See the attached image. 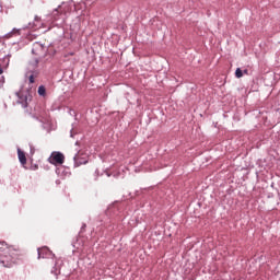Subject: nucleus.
<instances>
[{"instance_id":"obj_1","label":"nucleus","mask_w":280,"mask_h":280,"mask_svg":"<svg viewBox=\"0 0 280 280\" xmlns=\"http://www.w3.org/2000/svg\"><path fill=\"white\" fill-rule=\"evenodd\" d=\"M7 250V255L0 259V264H2L4 268H12L14 264L25 259V254L16 246H9Z\"/></svg>"},{"instance_id":"obj_2","label":"nucleus","mask_w":280,"mask_h":280,"mask_svg":"<svg viewBox=\"0 0 280 280\" xmlns=\"http://www.w3.org/2000/svg\"><path fill=\"white\" fill-rule=\"evenodd\" d=\"M32 54H34V56H37V58H35V62L36 65H38V60L47 56V48H45V46L40 43H35L33 45Z\"/></svg>"},{"instance_id":"obj_3","label":"nucleus","mask_w":280,"mask_h":280,"mask_svg":"<svg viewBox=\"0 0 280 280\" xmlns=\"http://www.w3.org/2000/svg\"><path fill=\"white\" fill-rule=\"evenodd\" d=\"M48 161L51 165H62V163H65V154L55 151L51 153Z\"/></svg>"},{"instance_id":"obj_4","label":"nucleus","mask_w":280,"mask_h":280,"mask_svg":"<svg viewBox=\"0 0 280 280\" xmlns=\"http://www.w3.org/2000/svg\"><path fill=\"white\" fill-rule=\"evenodd\" d=\"M67 14V12H69V5L62 3V5H59L57 9H55L52 11V16L55 19V21H58V14Z\"/></svg>"},{"instance_id":"obj_5","label":"nucleus","mask_w":280,"mask_h":280,"mask_svg":"<svg viewBox=\"0 0 280 280\" xmlns=\"http://www.w3.org/2000/svg\"><path fill=\"white\" fill-rule=\"evenodd\" d=\"M18 156L21 165L27 164V158L25 156V152H23L21 149H18Z\"/></svg>"},{"instance_id":"obj_6","label":"nucleus","mask_w":280,"mask_h":280,"mask_svg":"<svg viewBox=\"0 0 280 280\" xmlns=\"http://www.w3.org/2000/svg\"><path fill=\"white\" fill-rule=\"evenodd\" d=\"M19 104H22L23 108H27V100H28V96L27 94H19Z\"/></svg>"},{"instance_id":"obj_7","label":"nucleus","mask_w":280,"mask_h":280,"mask_svg":"<svg viewBox=\"0 0 280 280\" xmlns=\"http://www.w3.org/2000/svg\"><path fill=\"white\" fill-rule=\"evenodd\" d=\"M8 248H10V246H8V244H5V242L0 243V253L8 255Z\"/></svg>"},{"instance_id":"obj_8","label":"nucleus","mask_w":280,"mask_h":280,"mask_svg":"<svg viewBox=\"0 0 280 280\" xmlns=\"http://www.w3.org/2000/svg\"><path fill=\"white\" fill-rule=\"evenodd\" d=\"M49 249H47L46 247L44 248H39L38 249V259H40V257H45L43 255H45V253H47Z\"/></svg>"},{"instance_id":"obj_9","label":"nucleus","mask_w":280,"mask_h":280,"mask_svg":"<svg viewBox=\"0 0 280 280\" xmlns=\"http://www.w3.org/2000/svg\"><path fill=\"white\" fill-rule=\"evenodd\" d=\"M235 77L238 79L244 77V72L242 71V69L240 68L236 69Z\"/></svg>"},{"instance_id":"obj_10","label":"nucleus","mask_w":280,"mask_h":280,"mask_svg":"<svg viewBox=\"0 0 280 280\" xmlns=\"http://www.w3.org/2000/svg\"><path fill=\"white\" fill-rule=\"evenodd\" d=\"M20 34H21L20 30L13 28V31L10 33V37L15 36V35L19 36Z\"/></svg>"},{"instance_id":"obj_11","label":"nucleus","mask_w":280,"mask_h":280,"mask_svg":"<svg viewBox=\"0 0 280 280\" xmlns=\"http://www.w3.org/2000/svg\"><path fill=\"white\" fill-rule=\"evenodd\" d=\"M45 93H46L45 86L40 85V86L38 88V94H39V95H45Z\"/></svg>"},{"instance_id":"obj_12","label":"nucleus","mask_w":280,"mask_h":280,"mask_svg":"<svg viewBox=\"0 0 280 280\" xmlns=\"http://www.w3.org/2000/svg\"><path fill=\"white\" fill-rule=\"evenodd\" d=\"M35 78H36V77H35L34 74H31V75L28 77L30 84H34Z\"/></svg>"},{"instance_id":"obj_13","label":"nucleus","mask_w":280,"mask_h":280,"mask_svg":"<svg viewBox=\"0 0 280 280\" xmlns=\"http://www.w3.org/2000/svg\"><path fill=\"white\" fill-rule=\"evenodd\" d=\"M74 161H75V163H78V161H80V154H77V155L74 156Z\"/></svg>"},{"instance_id":"obj_14","label":"nucleus","mask_w":280,"mask_h":280,"mask_svg":"<svg viewBox=\"0 0 280 280\" xmlns=\"http://www.w3.org/2000/svg\"><path fill=\"white\" fill-rule=\"evenodd\" d=\"M243 73H244L245 75H248V70L245 69V70L243 71Z\"/></svg>"},{"instance_id":"obj_15","label":"nucleus","mask_w":280,"mask_h":280,"mask_svg":"<svg viewBox=\"0 0 280 280\" xmlns=\"http://www.w3.org/2000/svg\"><path fill=\"white\" fill-rule=\"evenodd\" d=\"M35 21H40V18H38L37 15L35 16Z\"/></svg>"},{"instance_id":"obj_16","label":"nucleus","mask_w":280,"mask_h":280,"mask_svg":"<svg viewBox=\"0 0 280 280\" xmlns=\"http://www.w3.org/2000/svg\"><path fill=\"white\" fill-rule=\"evenodd\" d=\"M3 73V68L0 67V75Z\"/></svg>"},{"instance_id":"obj_17","label":"nucleus","mask_w":280,"mask_h":280,"mask_svg":"<svg viewBox=\"0 0 280 280\" xmlns=\"http://www.w3.org/2000/svg\"><path fill=\"white\" fill-rule=\"evenodd\" d=\"M82 163H86V161H84V162H80V164L82 165Z\"/></svg>"}]
</instances>
